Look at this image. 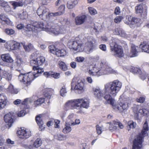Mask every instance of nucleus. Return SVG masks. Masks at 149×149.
I'll return each mask as SVG.
<instances>
[{
    "label": "nucleus",
    "instance_id": "obj_47",
    "mask_svg": "<svg viewBox=\"0 0 149 149\" xmlns=\"http://www.w3.org/2000/svg\"><path fill=\"white\" fill-rule=\"evenodd\" d=\"M54 138L60 141L63 140L65 139L64 136L60 133H57L54 136Z\"/></svg>",
    "mask_w": 149,
    "mask_h": 149
},
{
    "label": "nucleus",
    "instance_id": "obj_61",
    "mask_svg": "<svg viewBox=\"0 0 149 149\" xmlns=\"http://www.w3.org/2000/svg\"><path fill=\"white\" fill-rule=\"evenodd\" d=\"M99 48L102 51L105 52L107 50L106 45L104 44H101L99 46Z\"/></svg>",
    "mask_w": 149,
    "mask_h": 149
},
{
    "label": "nucleus",
    "instance_id": "obj_42",
    "mask_svg": "<svg viewBox=\"0 0 149 149\" xmlns=\"http://www.w3.org/2000/svg\"><path fill=\"white\" fill-rule=\"evenodd\" d=\"M16 17L21 19H24L27 17V14L26 11H23L21 13H18L16 15Z\"/></svg>",
    "mask_w": 149,
    "mask_h": 149
},
{
    "label": "nucleus",
    "instance_id": "obj_3",
    "mask_svg": "<svg viewBox=\"0 0 149 149\" xmlns=\"http://www.w3.org/2000/svg\"><path fill=\"white\" fill-rule=\"evenodd\" d=\"M85 46L84 43L78 38H76L74 41L70 40L68 42V47L72 50L77 52H85L87 54L92 52L94 49V44L96 40L92 36H88L85 38Z\"/></svg>",
    "mask_w": 149,
    "mask_h": 149
},
{
    "label": "nucleus",
    "instance_id": "obj_2",
    "mask_svg": "<svg viewBox=\"0 0 149 149\" xmlns=\"http://www.w3.org/2000/svg\"><path fill=\"white\" fill-rule=\"evenodd\" d=\"M30 59V64L33 66V69L35 72L20 73L18 78L19 81L23 82L25 86L24 88L25 89L35 78L39 76L44 71L43 68L40 67L39 66L42 65L44 63L45 58L44 57L41 56L37 58V54L35 53L31 54Z\"/></svg>",
    "mask_w": 149,
    "mask_h": 149
},
{
    "label": "nucleus",
    "instance_id": "obj_36",
    "mask_svg": "<svg viewBox=\"0 0 149 149\" xmlns=\"http://www.w3.org/2000/svg\"><path fill=\"white\" fill-rule=\"evenodd\" d=\"M140 47L141 48L143 51L149 53V45L148 44L144 42L140 45Z\"/></svg>",
    "mask_w": 149,
    "mask_h": 149
},
{
    "label": "nucleus",
    "instance_id": "obj_16",
    "mask_svg": "<svg viewBox=\"0 0 149 149\" xmlns=\"http://www.w3.org/2000/svg\"><path fill=\"white\" fill-rule=\"evenodd\" d=\"M109 123L110 124L109 129L110 130H116L118 127L123 129L124 127L123 124L119 122L113 121L112 122Z\"/></svg>",
    "mask_w": 149,
    "mask_h": 149
},
{
    "label": "nucleus",
    "instance_id": "obj_14",
    "mask_svg": "<svg viewBox=\"0 0 149 149\" xmlns=\"http://www.w3.org/2000/svg\"><path fill=\"white\" fill-rule=\"evenodd\" d=\"M5 47L8 51L17 50L19 49L21 44L13 40H10L7 42L4 45Z\"/></svg>",
    "mask_w": 149,
    "mask_h": 149
},
{
    "label": "nucleus",
    "instance_id": "obj_28",
    "mask_svg": "<svg viewBox=\"0 0 149 149\" xmlns=\"http://www.w3.org/2000/svg\"><path fill=\"white\" fill-rule=\"evenodd\" d=\"M0 6L2 7L6 12H8L11 11V8L8 3L3 0H0Z\"/></svg>",
    "mask_w": 149,
    "mask_h": 149
},
{
    "label": "nucleus",
    "instance_id": "obj_9",
    "mask_svg": "<svg viewBox=\"0 0 149 149\" xmlns=\"http://www.w3.org/2000/svg\"><path fill=\"white\" fill-rule=\"evenodd\" d=\"M110 45L111 50L114 52L115 56L120 58L124 56L123 49L121 46L118 45L115 41L110 43Z\"/></svg>",
    "mask_w": 149,
    "mask_h": 149
},
{
    "label": "nucleus",
    "instance_id": "obj_63",
    "mask_svg": "<svg viewBox=\"0 0 149 149\" xmlns=\"http://www.w3.org/2000/svg\"><path fill=\"white\" fill-rule=\"evenodd\" d=\"M60 121L59 120H54V126L56 128H59V126L58 125L59 124Z\"/></svg>",
    "mask_w": 149,
    "mask_h": 149
},
{
    "label": "nucleus",
    "instance_id": "obj_19",
    "mask_svg": "<svg viewBox=\"0 0 149 149\" xmlns=\"http://www.w3.org/2000/svg\"><path fill=\"white\" fill-rule=\"evenodd\" d=\"M101 75L104 74H108L110 73H115L116 71L113 70L108 65H105L103 68L100 69Z\"/></svg>",
    "mask_w": 149,
    "mask_h": 149
},
{
    "label": "nucleus",
    "instance_id": "obj_10",
    "mask_svg": "<svg viewBox=\"0 0 149 149\" xmlns=\"http://www.w3.org/2000/svg\"><path fill=\"white\" fill-rule=\"evenodd\" d=\"M37 13L39 17L44 20L49 19L51 16H54V15H50L49 9L43 6L40 7L37 10Z\"/></svg>",
    "mask_w": 149,
    "mask_h": 149
},
{
    "label": "nucleus",
    "instance_id": "obj_33",
    "mask_svg": "<svg viewBox=\"0 0 149 149\" xmlns=\"http://www.w3.org/2000/svg\"><path fill=\"white\" fill-rule=\"evenodd\" d=\"M65 8V7L64 5H61L58 8V10L60 11L55 13H51L50 15H54V16L61 15L64 12Z\"/></svg>",
    "mask_w": 149,
    "mask_h": 149
},
{
    "label": "nucleus",
    "instance_id": "obj_21",
    "mask_svg": "<svg viewBox=\"0 0 149 149\" xmlns=\"http://www.w3.org/2000/svg\"><path fill=\"white\" fill-rule=\"evenodd\" d=\"M106 94L104 97V99H105V104H109L111 105L113 108L114 109V107H115V100L111 97V95L109 93Z\"/></svg>",
    "mask_w": 149,
    "mask_h": 149
},
{
    "label": "nucleus",
    "instance_id": "obj_57",
    "mask_svg": "<svg viewBox=\"0 0 149 149\" xmlns=\"http://www.w3.org/2000/svg\"><path fill=\"white\" fill-rule=\"evenodd\" d=\"M26 112L25 110H23L18 112L17 115L19 117H22L26 114Z\"/></svg>",
    "mask_w": 149,
    "mask_h": 149
},
{
    "label": "nucleus",
    "instance_id": "obj_51",
    "mask_svg": "<svg viewBox=\"0 0 149 149\" xmlns=\"http://www.w3.org/2000/svg\"><path fill=\"white\" fill-rule=\"evenodd\" d=\"M66 93L67 91L66 90L65 87V86H63L61 88L60 90V95L61 96L64 97L66 95Z\"/></svg>",
    "mask_w": 149,
    "mask_h": 149
},
{
    "label": "nucleus",
    "instance_id": "obj_43",
    "mask_svg": "<svg viewBox=\"0 0 149 149\" xmlns=\"http://www.w3.org/2000/svg\"><path fill=\"white\" fill-rule=\"evenodd\" d=\"M75 116V114L73 113H71L70 114L68 117H67L66 119V122L68 123L72 124V123L73 122V120L74 119Z\"/></svg>",
    "mask_w": 149,
    "mask_h": 149
},
{
    "label": "nucleus",
    "instance_id": "obj_41",
    "mask_svg": "<svg viewBox=\"0 0 149 149\" xmlns=\"http://www.w3.org/2000/svg\"><path fill=\"white\" fill-rule=\"evenodd\" d=\"M58 64L61 70L65 71L67 70L68 67L65 63L63 61H59Z\"/></svg>",
    "mask_w": 149,
    "mask_h": 149
},
{
    "label": "nucleus",
    "instance_id": "obj_50",
    "mask_svg": "<svg viewBox=\"0 0 149 149\" xmlns=\"http://www.w3.org/2000/svg\"><path fill=\"white\" fill-rule=\"evenodd\" d=\"M33 101L32 100L31 98H27L25 99L22 102V104L24 105H27L32 102Z\"/></svg>",
    "mask_w": 149,
    "mask_h": 149
},
{
    "label": "nucleus",
    "instance_id": "obj_31",
    "mask_svg": "<svg viewBox=\"0 0 149 149\" xmlns=\"http://www.w3.org/2000/svg\"><path fill=\"white\" fill-rule=\"evenodd\" d=\"M23 62V60L22 58L19 57L17 58L15 62V63L16 64V66L14 67V68L16 69V70L20 72L21 70L17 69V67L21 68Z\"/></svg>",
    "mask_w": 149,
    "mask_h": 149
},
{
    "label": "nucleus",
    "instance_id": "obj_13",
    "mask_svg": "<svg viewBox=\"0 0 149 149\" xmlns=\"http://www.w3.org/2000/svg\"><path fill=\"white\" fill-rule=\"evenodd\" d=\"M126 18L128 21V24L132 28L140 26L141 23V21L140 19L131 16H127Z\"/></svg>",
    "mask_w": 149,
    "mask_h": 149
},
{
    "label": "nucleus",
    "instance_id": "obj_11",
    "mask_svg": "<svg viewBox=\"0 0 149 149\" xmlns=\"http://www.w3.org/2000/svg\"><path fill=\"white\" fill-rule=\"evenodd\" d=\"M71 89L74 90L75 91L79 93H81L84 91V83L80 80L75 83L73 79L71 83Z\"/></svg>",
    "mask_w": 149,
    "mask_h": 149
},
{
    "label": "nucleus",
    "instance_id": "obj_39",
    "mask_svg": "<svg viewBox=\"0 0 149 149\" xmlns=\"http://www.w3.org/2000/svg\"><path fill=\"white\" fill-rule=\"evenodd\" d=\"M71 124H69L66 122L64 128L63 130V132L65 134L71 132L72 128L70 127Z\"/></svg>",
    "mask_w": 149,
    "mask_h": 149
},
{
    "label": "nucleus",
    "instance_id": "obj_34",
    "mask_svg": "<svg viewBox=\"0 0 149 149\" xmlns=\"http://www.w3.org/2000/svg\"><path fill=\"white\" fill-rule=\"evenodd\" d=\"M3 74L4 77L7 81L10 80L12 78V75L10 72L4 70L3 72Z\"/></svg>",
    "mask_w": 149,
    "mask_h": 149
},
{
    "label": "nucleus",
    "instance_id": "obj_24",
    "mask_svg": "<svg viewBox=\"0 0 149 149\" xmlns=\"http://www.w3.org/2000/svg\"><path fill=\"white\" fill-rule=\"evenodd\" d=\"M0 23L3 25L5 24L10 25L12 23L10 19L3 15H0Z\"/></svg>",
    "mask_w": 149,
    "mask_h": 149
},
{
    "label": "nucleus",
    "instance_id": "obj_26",
    "mask_svg": "<svg viewBox=\"0 0 149 149\" xmlns=\"http://www.w3.org/2000/svg\"><path fill=\"white\" fill-rule=\"evenodd\" d=\"M42 116L41 115L37 116L36 117V120L37 123L39 126L40 129L41 130H42L44 129L45 127L43 126V122L42 120Z\"/></svg>",
    "mask_w": 149,
    "mask_h": 149
},
{
    "label": "nucleus",
    "instance_id": "obj_60",
    "mask_svg": "<svg viewBox=\"0 0 149 149\" xmlns=\"http://www.w3.org/2000/svg\"><path fill=\"white\" fill-rule=\"evenodd\" d=\"M52 73V71H50L49 72H44L43 73V75L45 76L46 77L48 78L51 77V74Z\"/></svg>",
    "mask_w": 149,
    "mask_h": 149
},
{
    "label": "nucleus",
    "instance_id": "obj_55",
    "mask_svg": "<svg viewBox=\"0 0 149 149\" xmlns=\"http://www.w3.org/2000/svg\"><path fill=\"white\" fill-rule=\"evenodd\" d=\"M85 59V58L83 56H78L76 58L75 60L76 62L79 63L83 62Z\"/></svg>",
    "mask_w": 149,
    "mask_h": 149
},
{
    "label": "nucleus",
    "instance_id": "obj_46",
    "mask_svg": "<svg viewBox=\"0 0 149 149\" xmlns=\"http://www.w3.org/2000/svg\"><path fill=\"white\" fill-rule=\"evenodd\" d=\"M45 101V100L44 98H39L37 100L34 101V104L36 106H37L42 104Z\"/></svg>",
    "mask_w": 149,
    "mask_h": 149
},
{
    "label": "nucleus",
    "instance_id": "obj_38",
    "mask_svg": "<svg viewBox=\"0 0 149 149\" xmlns=\"http://www.w3.org/2000/svg\"><path fill=\"white\" fill-rule=\"evenodd\" d=\"M140 106L138 105H135L133 107V111L135 114V119H138L139 118L138 114L139 113V109Z\"/></svg>",
    "mask_w": 149,
    "mask_h": 149
},
{
    "label": "nucleus",
    "instance_id": "obj_53",
    "mask_svg": "<svg viewBox=\"0 0 149 149\" xmlns=\"http://www.w3.org/2000/svg\"><path fill=\"white\" fill-rule=\"evenodd\" d=\"M128 127L130 128H133L136 127V123L133 121H130L128 123Z\"/></svg>",
    "mask_w": 149,
    "mask_h": 149
},
{
    "label": "nucleus",
    "instance_id": "obj_6",
    "mask_svg": "<svg viewBox=\"0 0 149 149\" xmlns=\"http://www.w3.org/2000/svg\"><path fill=\"white\" fill-rule=\"evenodd\" d=\"M148 130V123L146 121L143 125L141 133L134 140L132 149H141L142 148V143L143 138V137L148 136L147 132Z\"/></svg>",
    "mask_w": 149,
    "mask_h": 149
},
{
    "label": "nucleus",
    "instance_id": "obj_37",
    "mask_svg": "<svg viewBox=\"0 0 149 149\" xmlns=\"http://www.w3.org/2000/svg\"><path fill=\"white\" fill-rule=\"evenodd\" d=\"M6 91L12 94H17L18 92L17 90L14 88L13 86L11 84L8 86Z\"/></svg>",
    "mask_w": 149,
    "mask_h": 149
},
{
    "label": "nucleus",
    "instance_id": "obj_27",
    "mask_svg": "<svg viewBox=\"0 0 149 149\" xmlns=\"http://www.w3.org/2000/svg\"><path fill=\"white\" fill-rule=\"evenodd\" d=\"M143 8L142 4H139L136 6L135 7V13L137 14H139L141 15V17H145L147 15V12H145L143 15L144 16L143 17L142 13H143Z\"/></svg>",
    "mask_w": 149,
    "mask_h": 149
},
{
    "label": "nucleus",
    "instance_id": "obj_18",
    "mask_svg": "<svg viewBox=\"0 0 149 149\" xmlns=\"http://www.w3.org/2000/svg\"><path fill=\"white\" fill-rule=\"evenodd\" d=\"M13 114L10 113L6 114L4 116V121L9 128L11 126L13 123Z\"/></svg>",
    "mask_w": 149,
    "mask_h": 149
},
{
    "label": "nucleus",
    "instance_id": "obj_49",
    "mask_svg": "<svg viewBox=\"0 0 149 149\" xmlns=\"http://www.w3.org/2000/svg\"><path fill=\"white\" fill-rule=\"evenodd\" d=\"M88 9L90 14L92 15H94L97 13V12L96 9L91 7H88Z\"/></svg>",
    "mask_w": 149,
    "mask_h": 149
},
{
    "label": "nucleus",
    "instance_id": "obj_44",
    "mask_svg": "<svg viewBox=\"0 0 149 149\" xmlns=\"http://www.w3.org/2000/svg\"><path fill=\"white\" fill-rule=\"evenodd\" d=\"M42 144V141L39 138H37L35 141H33V145L34 148H38Z\"/></svg>",
    "mask_w": 149,
    "mask_h": 149
},
{
    "label": "nucleus",
    "instance_id": "obj_25",
    "mask_svg": "<svg viewBox=\"0 0 149 149\" xmlns=\"http://www.w3.org/2000/svg\"><path fill=\"white\" fill-rule=\"evenodd\" d=\"M86 19V16L85 15L77 17L75 19L76 24L77 25H81L85 22Z\"/></svg>",
    "mask_w": 149,
    "mask_h": 149
},
{
    "label": "nucleus",
    "instance_id": "obj_5",
    "mask_svg": "<svg viewBox=\"0 0 149 149\" xmlns=\"http://www.w3.org/2000/svg\"><path fill=\"white\" fill-rule=\"evenodd\" d=\"M90 101L89 99L86 98H83L71 100L67 102L65 104L66 108L72 109L79 110L77 113H81L82 108L87 109L89 107Z\"/></svg>",
    "mask_w": 149,
    "mask_h": 149
},
{
    "label": "nucleus",
    "instance_id": "obj_40",
    "mask_svg": "<svg viewBox=\"0 0 149 149\" xmlns=\"http://www.w3.org/2000/svg\"><path fill=\"white\" fill-rule=\"evenodd\" d=\"M9 3L13 6L14 9H15L17 7L22 6L23 5V3L22 1H12L10 2Z\"/></svg>",
    "mask_w": 149,
    "mask_h": 149
},
{
    "label": "nucleus",
    "instance_id": "obj_17",
    "mask_svg": "<svg viewBox=\"0 0 149 149\" xmlns=\"http://www.w3.org/2000/svg\"><path fill=\"white\" fill-rule=\"evenodd\" d=\"M8 102L6 96L3 94H0V110L4 108Z\"/></svg>",
    "mask_w": 149,
    "mask_h": 149
},
{
    "label": "nucleus",
    "instance_id": "obj_56",
    "mask_svg": "<svg viewBox=\"0 0 149 149\" xmlns=\"http://www.w3.org/2000/svg\"><path fill=\"white\" fill-rule=\"evenodd\" d=\"M60 77V74L58 73H55L52 72L51 74V77L54 78V79H58Z\"/></svg>",
    "mask_w": 149,
    "mask_h": 149
},
{
    "label": "nucleus",
    "instance_id": "obj_32",
    "mask_svg": "<svg viewBox=\"0 0 149 149\" xmlns=\"http://www.w3.org/2000/svg\"><path fill=\"white\" fill-rule=\"evenodd\" d=\"M21 45L24 47V48L25 51L27 52H29L33 48V45L30 43H28L26 44L24 42L21 43Z\"/></svg>",
    "mask_w": 149,
    "mask_h": 149
},
{
    "label": "nucleus",
    "instance_id": "obj_58",
    "mask_svg": "<svg viewBox=\"0 0 149 149\" xmlns=\"http://www.w3.org/2000/svg\"><path fill=\"white\" fill-rule=\"evenodd\" d=\"M123 19L122 16H118L116 17L114 19V22L116 23H119Z\"/></svg>",
    "mask_w": 149,
    "mask_h": 149
},
{
    "label": "nucleus",
    "instance_id": "obj_52",
    "mask_svg": "<svg viewBox=\"0 0 149 149\" xmlns=\"http://www.w3.org/2000/svg\"><path fill=\"white\" fill-rule=\"evenodd\" d=\"M132 71L134 73H137L140 74L141 71L139 68L137 67H133L132 68Z\"/></svg>",
    "mask_w": 149,
    "mask_h": 149
},
{
    "label": "nucleus",
    "instance_id": "obj_45",
    "mask_svg": "<svg viewBox=\"0 0 149 149\" xmlns=\"http://www.w3.org/2000/svg\"><path fill=\"white\" fill-rule=\"evenodd\" d=\"M139 113L144 116H147L149 114V111L146 109H140L139 110Z\"/></svg>",
    "mask_w": 149,
    "mask_h": 149
},
{
    "label": "nucleus",
    "instance_id": "obj_23",
    "mask_svg": "<svg viewBox=\"0 0 149 149\" xmlns=\"http://www.w3.org/2000/svg\"><path fill=\"white\" fill-rule=\"evenodd\" d=\"M1 58L3 61L8 63H12L14 61L9 54H2L1 55Z\"/></svg>",
    "mask_w": 149,
    "mask_h": 149
},
{
    "label": "nucleus",
    "instance_id": "obj_54",
    "mask_svg": "<svg viewBox=\"0 0 149 149\" xmlns=\"http://www.w3.org/2000/svg\"><path fill=\"white\" fill-rule=\"evenodd\" d=\"M96 129L97 133L98 135H100L102 133V127H100L99 125H97L96 126Z\"/></svg>",
    "mask_w": 149,
    "mask_h": 149
},
{
    "label": "nucleus",
    "instance_id": "obj_4",
    "mask_svg": "<svg viewBox=\"0 0 149 149\" xmlns=\"http://www.w3.org/2000/svg\"><path fill=\"white\" fill-rule=\"evenodd\" d=\"M122 85L120 82L118 80H115L105 84L103 92L100 88H95L93 90V93L95 96L98 98L103 96L104 94L107 93H110L113 96H115L120 91Z\"/></svg>",
    "mask_w": 149,
    "mask_h": 149
},
{
    "label": "nucleus",
    "instance_id": "obj_29",
    "mask_svg": "<svg viewBox=\"0 0 149 149\" xmlns=\"http://www.w3.org/2000/svg\"><path fill=\"white\" fill-rule=\"evenodd\" d=\"M44 92L45 97L49 99L54 94V91L52 88H47L44 90Z\"/></svg>",
    "mask_w": 149,
    "mask_h": 149
},
{
    "label": "nucleus",
    "instance_id": "obj_30",
    "mask_svg": "<svg viewBox=\"0 0 149 149\" xmlns=\"http://www.w3.org/2000/svg\"><path fill=\"white\" fill-rule=\"evenodd\" d=\"M22 146L26 149H33L34 148L33 145V141L32 140L28 141L27 143L25 142L22 143Z\"/></svg>",
    "mask_w": 149,
    "mask_h": 149
},
{
    "label": "nucleus",
    "instance_id": "obj_12",
    "mask_svg": "<svg viewBox=\"0 0 149 149\" xmlns=\"http://www.w3.org/2000/svg\"><path fill=\"white\" fill-rule=\"evenodd\" d=\"M17 134L18 137L22 139H26L31 136V131L24 127L19 128L17 130Z\"/></svg>",
    "mask_w": 149,
    "mask_h": 149
},
{
    "label": "nucleus",
    "instance_id": "obj_22",
    "mask_svg": "<svg viewBox=\"0 0 149 149\" xmlns=\"http://www.w3.org/2000/svg\"><path fill=\"white\" fill-rule=\"evenodd\" d=\"M139 48L134 44H132L131 46L130 56L133 57L137 56L138 55Z\"/></svg>",
    "mask_w": 149,
    "mask_h": 149
},
{
    "label": "nucleus",
    "instance_id": "obj_64",
    "mask_svg": "<svg viewBox=\"0 0 149 149\" xmlns=\"http://www.w3.org/2000/svg\"><path fill=\"white\" fill-rule=\"evenodd\" d=\"M101 27V26L100 24H95L94 29L96 31H98L100 29Z\"/></svg>",
    "mask_w": 149,
    "mask_h": 149
},
{
    "label": "nucleus",
    "instance_id": "obj_62",
    "mask_svg": "<svg viewBox=\"0 0 149 149\" xmlns=\"http://www.w3.org/2000/svg\"><path fill=\"white\" fill-rule=\"evenodd\" d=\"M80 123V120L79 119H75V122H74L73 121L72 123V124L71 125H77L79 124Z\"/></svg>",
    "mask_w": 149,
    "mask_h": 149
},
{
    "label": "nucleus",
    "instance_id": "obj_8",
    "mask_svg": "<svg viewBox=\"0 0 149 149\" xmlns=\"http://www.w3.org/2000/svg\"><path fill=\"white\" fill-rule=\"evenodd\" d=\"M51 52L58 57H64L68 53L65 46L61 44L58 48H56L54 45L49 46V47Z\"/></svg>",
    "mask_w": 149,
    "mask_h": 149
},
{
    "label": "nucleus",
    "instance_id": "obj_7",
    "mask_svg": "<svg viewBox=\"0 0 149 149\" xmlns=\"http://www.w3.org/2000/svg\"><path fill=\"white\" fill-rule=\"evenodd\" d=\"M120 102L118 105H116L114 109L116 111L120 112L126 111L129 108L131 103L132 99L127 97L124 93L122 94L119 99Z\"/></svg>",
    "mask_w": 149,
    "mask_h": 149
},
{
    "label": "nucleus",
    "instance_id": "obj_48",
    "mask_svg": "<svg viewBox=\"0 0 149 149\" xmlns=\"http://www.w3.org/2000/svg\"><path fill=\"white\" fill-rule=\"evenodd\" d=\"M5 33L8 35H13L15 32V31L12 29L7 28L5 29Z\"/></svg>",
    "mask_w": 149,
    "mask_h": 149
},
{
    "label": "nucleus",
    "instance_id": "obj_1",
    "mask_svg": "<svg viewBox=\"0 0 149 149\" xmlns=\"http://www.w3.org/2000/svg\"><path fill=\"white\" fill-rule=\"evenodd\" d=\"M65 22L64 24L61 26L54 25L52 23H47L42 22H34L31 24H28L26 26L27 29L26 34L28 36L33 34V32L37 33L41 30L45 31L57 35L59 34L65 33L66 32V28L68 27L70 22L66 20H64Z\"/></svg>",
    "mask_w": 149,
    "mask_h": 149
},
{
    "label": "nucleus",
    "instance_id": "obj_15",
    "mask_svg": "<svg viewBox=\"0 0 149 149\" xmlns=\"http://www.w3.org/2000/svg\"><path fill=\"white\" fill-rule=\"evenodd\" d=\"M86 72L91 76L99 77L101 75L100 69L92 65H90L87 69Z\"/></svg>",
    "mask_w": 149,
    "mask_h": 149
},
{
    "label": "nucleus",
    "instance_id": "obj_35",
    "mask_svg": "<svg viewBox=\"0 0 149 149\" xmlns=\"http://www.w3.org/2000/svg\"><path fill=\"white\" fill-rule=\"evenodd\" d=\"M78 3V1L77 0H74L73 1H68L67 4V7L69 9H72Z\"/></svg>",
    "mask_w": 149,
    "mask_h": 149
},
{
    "label": "nucleus",
    "instance_id": "obj_20",
    "mask_svg": "<svg viewBox=\"0 0 149 149\" xmlns=\"http://www.w3.org/2000/svg\"><path fill=\"white\" fill-rule=\"evenodd\" d=\"M114 33L115 34L118 35L121 37L127 38H130L131 37L130 34H127L125 31L120 28H116L115 30Z\"/></svg>",
    "mask_w": 149,
    "mask_h": 149
},
{
    "label": "nucleus",
    "instance_id": "obj_59",
    "mask_svg": "<svg viewBox=\"0 0 149 149\" xmlns=\"http://www.w3.org/2000/svg\"><path fill=\"white\" fill-rule=\"evenodd\" d=\"M145 99L144 97H141L139 98H137L136 99V101L138 102L143 103L144 102L145 100Z\"/></svg>",
    "mask_w": 149,
    "mask_h": 149
}]
</instances>
